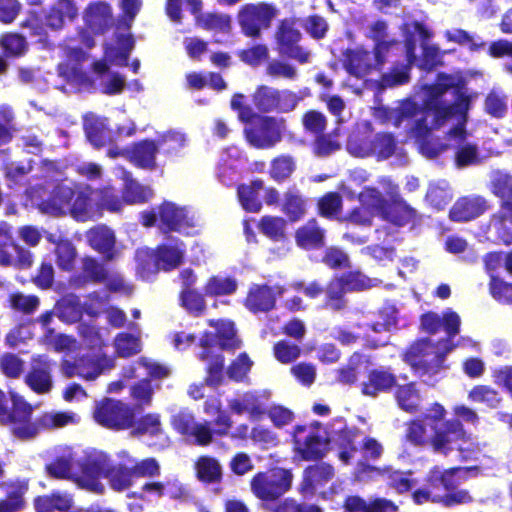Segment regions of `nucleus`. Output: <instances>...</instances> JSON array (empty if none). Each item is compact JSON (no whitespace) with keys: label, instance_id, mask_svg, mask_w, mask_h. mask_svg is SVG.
Segmentation results:
<instances>
[{"label":"nucleus","instance_id":"obj_28","mask_svg":"<svg viewBox=\"0 0 512 512\" xmlns=\"http://www.w3.org/2000/svg\"><path fill=\"white\" fill-rule=\"evenodd\" d=\"M371 365V356L355 351L348 357L346 364L336 369V381L342 385L353 386L358 383L362 368L367 369Z\"/></svg>","mask_w":512,"mask_h":512},{"label":"nucleus","instance_id":"obj_45","mask_svg":"<svg viewBox=\"0 0 512 512\" xmlns=\"http://www.w3.org/2000/svg\"><path fill=\"white\" fill-rule=\"evenodd\" d=\"M59 74L79 91L93 92L96 89L94 79L78 64L61 66Z\"/></svg>","mask_w":512,"mask_h":512},{"label":"nucleus","instance_id":"obj_14","mask_svg":"<svg viewBox=\"0 0 512 512\" xmlns=\"http://www.w3.org/2000/svg\"><path fill=\"white\" fill-rule=\"evenodd\" d=\"M447 412L442 404L434 402L420 417L406 422L405 440L415 447L431 445L430 436L427 435L426 425L432 429V423L442 422Z\"/></svg>","mask_w":512,"mask_h":512},{"label":"nucleus","instance_id":"obj_18","mask_svg":"<svg viewBox=\"0 0 512 512\" xmlns=\"http://www.w3.org/2000/svg\"><path fill=\"white\" fill-rule=\"evenodd\" d=\"M284 292L285 289L281 285L270 286L266 283H253L248 288L243 305L253 314L269 313L276 308L277 298Z\"/></svg>","mask_w":512,"mask_h":512},{"label":"nucleus","instance_id":"obj_8","mask_svg":"<svg viewBox=\"0 0 512 512\" xmlns=\"http://www.w3.org/2000/svg\"><path fill=\"white\" fill-rule=\"evenodd\" d=\"M277 52L299 64L310 61L311 53L301 45L303 35L298 28V19L295 17L283 18L278 22L274 34Z\"/></svg>","mask_w":512,"mask_h":512},{"label":"nucleus","instance_id":"obj_1","mask_svg":"<svg viewBox=\"0 0 512 512\" xmlns=\"http://www.w3.org/2000/svg\"><path fill=\"white\" fill-rule=\"evenodd\" d=\"M420 330L428 335H436L441 330L445 337L433 342L429 337L414 341L405 351V359L412 365L426 362V358L432 355L429 365L440 369L443 367L447 355L458 345L453 339L460 333L461 318L451 308L445 309L442 314L427 311L420 315Z\"/></svg>","mask_w":512,"mask_h":512},{"label":"nucleus","instance_id":"obj_25","mask_svg":"<svg viewBox=\"0 0 512 512\" xmlns=\"http://www.w3.org/2000/svg\"><path fill=\"white\" fill-rule=\"evenodd\" d=\"M296 245L306 251L320 250L326 245V230L316 218H310L294 233Z\"/></svg>","mask_w":512,"mask_h":512},{"label":"nucleus","instance_id":"obj_7","mask_svg":"<svg viewBox=\"0 0 512 512\" xmlns=\"http://www.w3.org/2000/svg\"><path fill=\"white\" fill-rule=\"evenodd\" d=\"M278 12L279 10L272 3H247L239 8L236 19L244 36L258 39L261 37L262 31L268 30L272 26Z\"/></svg>","mask_w":512,"mask_h":512},{"label":"nucleus","instance_id":"obj_54","mask_svg":"<svg viewBox=\"0 0 512 512\" xmlns=\"http://www.w3.org/2000/svg\"><path fill=\"white\" fill-rule=\"evenodd\" d=\"M205 294L197 289H185L179 293L180 305L192 316L200 317L206 311Z\"/></svg>","mask_w":512,"mask_h":512},{"label":"nucleus","instance_id":"obj_41","mask_svg":"<svg viewBox=\"0 0 512 512\" xmlns=\"http://www.w3.org/2000/svg\"><path fill=\"white\" fill-rule=\"evenodd\" d=\"M199 359L207 363L205 372V384L209 387H218L222 384L225 371V358L221 353L212 354L209 351H201Z\"/></svg>","mask_w":512,"mask_h":512},{"label":"nucleus","instance_id":"obj_3","mask_svg":"<svg viewBox=\"0 0 512 512\" xmlns=\"http://www.w3.org/2000/svg\"><path fill=\"white\" fill-rule=\"evenodd\" d=\"M84 186H69L59 183L53 187L40 209L52 216L70 215L74 220L84 222Z\"/></svg>","mask_w":512,"mask_h":512},{"label":"nucleus","instance_id":"obj_33","mask_svg":"<svg viewBox=\"0 0 512 512\" xmlns=\"http://www.w3.org/2000/svg\"><path fill=\"white\" fill-rule=\"evenodd\" d=\"M83 129L87 140L96 149L111 145L115 142L112 131L109 129L105 118H86Z\"/></svg>","mask_w":512,"mask_h":512},{"label":"nucleus","instance_id":"obj_38","mask_svg":"<svg viewBox=\"0 0 512 512\" xmlns=\"http://www.w3.org/2000/svg\"><path fill=\"white\" fill-rule=\"evenodd\" d=\"M281 211L290 222H298L307 213V200L297 188H289L284 192Z\"/></svg>","mask_w":512,"mask_h":512},{"label":"nucleus","instance_id":"obj_52","mask_svg":"<svg viewBox=\"0 0 512 512\" xmlns=\"http://www.w3.org/2000/svg\"><path fill=\"white\" fill-rule=\"evenodd\" d=\"M238 283L235 278L213 275L204 285V294L209 297L227 296L236 292Z\"/></svg>","mask_w":512,"mask_h":512},{"label":"nucleus","instance_id":"obj_36","mask_svg":"<svg viewBox=\"0 0 512 512\" xmlns=\"http://www.w3.org/2000/svg\"><path fill=\"white\" fill-rule=\"evenodd\" d=\"M78 16V9L73 0H57L45 15L46 26L60 30L66 21L72 22Z\"/></svg>","mask_w":512,"mask_h":512},{"label":"nucleus","instance_id":"obj_61","mask_svg":"<svg viewBox=\"0 0 512 512\" xmlns=\"http://www.w3.org/2000/svg\"><path fill=\"white\" fill-rule=\"evenodd\" d=\"M338 135V130L334 129L330 133L322 132L321 135L315 136L312 146L313 153L318 157H327L340 150L341 144L337 140Z\"/></svg>","mask_w":512,"mask_h":512},{"label":"nucleus","instance_id":"obj_39","mask_svg":"<svg viewBox=\"0 0 512 512\" xmlns=\"http://www.w3.org/2000/svg\"><path fill=\"white\" fill-rule=\"evenodd\" d=\"M362 431L356 426H344L338 433L339 458L348 464L358 452Z\"/></svg>","mask_w":512,"mask_h":512},{"label":"nucleus","instance_id":"obj_19","mask_svg":"<svg viewBox=\"0 0 512 512\" xmlns=\"http://www.w3.org/2000/svg\"><path fill=\"white\" fill-rule=\"evenodd\" d=\"M397 375L389 366H378L367 369L365 379L360 382L362 395L376 398L381 394L390 393L397 386Z\"/></svg>","mask_w":512,"mask_h":512},{"label":"nucleus","instance_id":"obj_9","mask_svg":"<svg viewBox=\"0 0 512 512\" xmlns=\"http://www.w3.org/2000/svg\"><path fill=\"white\" fill-rule=\"evenodd\" d=\"M93 417L104 428L127 430L134 426L135 408L121 400L104 398L96 404Z\"/></svg>","mask_w":512,"mask_h":512},{"label":"nucleus","instance_id":"obj_63","mask_svg":"<svg viewBox=\"0 0 512 512\" xmlns=\"http://www.w3.org/2000/svg\"><path fill=\"white\" fill-rule=\"evenodd\" d=\"M277 88L265 84L258 85L252 94V102L261 113L273 112Z\"/></svg>","mask_w":512,"mask_h":512},{"label":"nucleus","instance_id":"obj_64","mask_svg":"<svg viewBox=\"0 0 512 512\" xmlns=\"http://www.w3.org/2000/svg\"><path fill=\"white\" fill-rule=\"evenodd\" d=\"M301 124L306 134L315 137L321 135L322 132H325L327 127V118L322 112L310 109L303 113L301 117Z\"/></svg>","mask_w":512,"mask_h":512},{"label":"nucleus","instance_id":"obj_49","mask_svg":"<svg viewBox=\"0 0 512 512\" xmlns=\"http://www.w3.org/2000/svg\"><path fill=\"white\" fill-rule=\"evenodd\" d=\"M296 161L289 154H280L270 162L268 174L276 183H283L290 179L296 171Z\"/></svg>","mask_w":512,"mask_h":512},{"label":"nucleus","instance_id":"obj_5","mask_svg":"<svg viewBox=\"0 0 512 512\" xmlns=\"http://www.w3.org/2000/svg\"><path fill=\"white\" fill-rule=\"evenodd\" d=\"M293 475L290 470L272 467L257 472L250 480L253 495L264 503L279 500L292 486Z\"/></svg>","mask_w":512,"mask_h":512},{"label":"nucleus","instance_id":"obj_27","mask_svg":"<svg viewBox=\"0 0 512 512\" xmlns=\"http://www.w3.org/2000/svg\"><path fill=\"white\" fill-rule=\"evenodd\" d=\"M382 219L397 227L410 225L413 228L421 223L422 216L403 198L395 197L389 202Z\"/></svg>","mask_w":512,"mask_h":512},{"label":"nucleus","instance_id":"obj_2","mask_svg":"<svg viewBox=\"0 0 512 512\" xmlns=\"http://www.w3.org/2000/svg\"><path fill=\"white\" fill-rule=\"evenodd\" d=\"M463 469L462 467L441 469L437 465L433 466L425 477L426 488L415 490L412 494L413 501L418 505L433 502L447 508L471 504L474 497L470 491L458 488L460 481L456 474Z\"/></svg>","mask_w":512,"mask_h":512},{"label":"nucleus","instance_id":"obj_13","mask_svg":"<svg viewBox=\"0 0 512 512\" xmlns=\"http://www.w3.org/2000/svg\"><path fill=\"white\" fill-rule=\"evenodd\" d=\"M244 136L256 149H271L281 142L282 129L275 117L262 115L244 129Z\"/></svg>","mask_w":512,"mask_h":512},{"label":"nucleus","instance_id":"obj_37","mask_svg":"<svg viewBox=\"0 0 512 512\" xmlns=\"http://www.w3.org/2000/svg\"><path fill=\"white\" fill-rule=\"evenodd\" d=\"M208 325L215 328L219 340V350L235 351L241 347L242 341L237 335V329L233 321L210 319Z\"/></svg>","mask_w":512,"mask_h":512},{"label":"nucleus","instance_id":"obj_23","mask_svg":"<svg viewBox=\"0 0 512 512\" xmlns=\"http://www.w3.org/2000/svg\"><path fill=\"white\" fill-rule=\"evenodd\" d=\"M77 457L71 448H63L55 453L44 465L47 477L55 480H68L75 483Z\"/></svg>","mask_w":512,"mask_h":512},{"label":"nucleus","instance_id":"obj_10","mask_svg":"<svg viewBox=\"0 0 512 512\" xmlns=\"http://www.w3.org/2000/svg\"><path fill=\"white\" fill-rule=\"evenodd\" d=\"M84 198L86 208L84 222L102 217L105 210L118 212L123 206L122 199L118 195L117 190L112 186L92 188L89 185H85Z\"/></svg>","mask_w":512,"mask_h":512},{"label":"nucleus","instance_id":"obj_58","mask_svg":"<svg viewBox=\"0 0 512 512\" xmlns=\"http://www.w3.org/2000/svg\"><path fill=\"white\" fill-rule=\"evenodd\" d=\"M8 308L23 315L33 314L40 305L36 295H25L22 292H13L7 298Z\"/></svg>","mask_w":512,"mask_h":512},{"label":"nucleus","instance_id":"obj_35","mask_svg":"<svg viewBox=\"0 0 512 512\" xmlns=\"http://www.w3.org/2000/svg\"><path fill=\"white\" fill-rule=\"evenodd\" d=\"M160 270L169 272L178 268L184 261L186 246L181 240H176L174 244H160L156 247Z\"/></svg>","mask_w":512,"mask_h":512},{"label":"nucleus","instance_id":"obj_34","mask_svg":"<svg viewBox=\"0 0 512 512\" xmlns=\"http://www.w3.org/2000/svg\"><path fill=\"white\" fill-rule=\"evenodd\" d=\"M345 512H397L398 506L386 498H376L367 502L357 495H350L344 499Z\"/></svg>","mask_w":512,"mask_h":512},{"label":"nucleus","instance_id":"obj_11","mask_svg":"<svg viewBox=\"0 0 512 512\" xmlns=\"http://www.w3.org/2000/svg\"><path fill=\"white\" fill-rule=\"evenodd\" d=\"M72 420L73 414L67 412H42L34 415V406L28 402L19 441H32L43 431L66 426Z\"/></svg>","mask_w":512,"mask_h":512},{"label":"nucleus","instance_id":"obj_42","mask_svg":"<svg viewBox=\"0 0 512 512\" xmlns=\"http://www.w3.org/2000/svg\"><path fill=\"white\" fill-rule=\"evenodd\" d=\"M334 477L332 465L320 462L305 468L302 479L303 490H313L316 485H324Z\"/></svg>","mask_w":512,"mask_h":512},{"label":"nucleus","instance_id":"obj_59","mask_svg":"<svg viewBox=\"0 0 512 512\" xmlns=\"http://www.w3.org/2000/svg\"><path fill=\"white\" fill-rule=\"evenodd\" d=\"M138 411H135V415ZM132 434L135 436L149 435L157 436L162 433V424L160 415L157 413H147L139 419L135 418Z\"/></svg>","mask_w":512,"mask_h":512},{"label":"nucleus","instance_id":"obj_20","mask_svg":"<svg viewBox=\"0 0 512 512\" xmlns=\"http://www.w3.org/2000/svg\"><path fill=\"white\" fill-rule=\"evenodd\" d=\"M468 133L463 124L452 127L446 135L449 148L455 149V164L459 168L478 163V146L466 142Z\"/></svg>","mask_w":512,"mask_h":512},{"label":"nucleus","instance_id":"obj_4","mask_svg":"<svg viewBox=\"0 0 512 512\" xmlns=\"http://www.w3.org/2000/svg\"><path fill=\"white\" fill-rule=\"evenodd\" d=\"M490 191L501 200L499 210L490 216V223L496 229L497 238L503 244L510 245L512 230L505 224H512V176L505 173L494 175L490 182Z\"/></svg>","mask_w":512,"mask_h":512},{"label":"nucleus","instance_id":"obj_46","mask_svg":"<svg viewBox=\"0 0 512 512\" xmlns=\"http://www.w3.org/2000/svg\"><path fill=\"white\" fill-rule=\"evenodd\" d=\"M136 274L144 281H149L160 270L155 250L140 248L135 253Z\"/></svg>","mask_w":512,"mask_h":512},{"label":"nucleus","instance_id":"obj_12","mask_svg":"<svg viewBox=\"0 0 512 512\" xmlns=\"http://www.w3.org/2000/svg\"><path fill=\"white\" fill-rule=\"evenodd\" d=\"M320 427L321 424L318 421L295 426L293 441L303 460L315 461L324 457L328 442L319 434Z\"/></svg>","mask_w":512,"mask_h":512},{"label":"nucleus","instance_id":"obj_29","mask_svg":"<svg viewBox=\"0 0 512 512\" xmlns=\"http://www.w3.org/2000/svg\"><path fill=\"white\" fill-rule=\"evenodd\" d=\"M158 146L153 139L134 142L128 148L127 160L140 169L154 170L157 167Z\"/></svg>","mask_w":512,"mask_h":512},{"label":"nucleus","instance_id":"obj_47","mask_svg":"<svg viewBox=\"0 0 512 512\" xmlns=\"http://www.w3.org/2000/svg\"><path fill=\"white\" fill-rule=\"evenodd\" d=\"M394 397L398 406L407 413H415L419 409L420 392L415 382L398 385L394 388Z\"/></svg>","mask_w":512,"mask_h":512},{"label":"nucleus","instance_id":"obj_6","mask_svg":"<svg viewBox=\"0 0 512 512\" xmlns=\"http://www.w3.org/2000/svg\"><path fill=\"white\" fill-rule=\"evenodd\" d=\"M111 457L102 451H91L77 458L75 484L89 492L102 495L105 487L100 479L105 478Z\"/></svg>","mask_w":512,"mask_h":512},{"label":"nucleus","instance_id":"obj_22","mask_svg":"<svg viewBox=\"0 0 512 512\" xmlns=\"http://www.w3.org/2000/svg\"><path fill=\"white\" fill-rule=\"evenodd\" d=\"M491 205L482 195H466L459 197L449 210V218L453 222H469L485 214Z\"/></svg>","mask_w":512,"mask_h":512},{"label":"nucleus","instance_id":"obj_24","mask_svg":"<svg viewBox=\"0 0 512 512\" xmlns=\"http://www.w3.org/2000/svg\"><path fill=\"white\" fill-rule=\"evenodd\" d=\"M358 452L361 454V458L357 462L358 474L366 476L383 474V470L373 464L384 453L383 445L376 438L371 436L362 437Z\"/></svg>","mask_w":512,"mask_h":512},{"label":"nucleus","instance_id":"obj_21","mask_svg":"<svg viewBox=\"0 0 512 512\" xmlns=\"http://www.w3.org/2000/svg\"><path fill=\"white\" fill-rule=\"evenodd\" d=\"M55 365L46 355L33 358L30 370L24 377L25 384L36 394H47L53 387L52 371Z\"/></svg>","mask_w":512,"mask_h":512},{"label":"nucleus","instance_id":"obj_62","mask_svg":"<svg viewBox=\"0 0 512 512\" xmlns=\"http://www.w3.org/2000/svg\"><path fill=\"white\" fill-rule=\"evenodd\" d=\"M410 80V66H393L389 72L383 73L377 82L380 89H387L407 84Z\"/></svg>","mask_w":512,"mask_h":512},{"label":"nucleus","instance_id":"obj_17","mask_svg":"<svg viewBox=\"0 0 512 512\" xmlns=\"http://www.w3.org/2000/svg\"><path fill=\"white\" fill-rule=\"evenodd\" d=\"M159 223L158 228L164 234L177 232L189 235V230L195 227L192 216L189 215L185 207L178 206L171 201H163L158 206Z\"/></svg>","mask_w":512,"mask_h":512},{"label":"nucleus","instance_id":"obj_31","mask_svg":"<svg viewBox=\"0 0 512 512\" xmlns=\"http://www.w3.org/2000/svg\"><path fill=\"white\" fill-rule=\"evenodd\" d=\"M73 506L72 496L60 491H53L34 499L36 512H81L80 509H74Z\"/></svg>","mask_w":512,"mask_h":512},{"label":"nucleus","instance_id":"obj_43","mask_svg":"<svg viewBox=\"0 0 512 512\" xmlns=\"http://www.w3.org/2000/svg\"><path fill=\"white\" fill-rule=\"evenodd\" d=\"M105 479L113 491L123 492L133 485L134 475L131 467L123 463L113 464L110 460Z\"/></svg>","mask_w":512,"mask_h":512},{"label":"nucleus","instance_id":"obj_40","mask_svg":"<svg viewBox=\"0 0 512 512\" xmlns=\"http://www.w3.org/2000/svg\"><path fill=\"white\" fill-rule=\"evenodd\" d=\"M194 469L196 478L204 484H217L222 481V466L213 456H199L195 461Z\"/></svg>","mask_w":512,"mask_h":512},{"label":"nucleus","instance_id":"obj_16","mask_svg":"<svg viewBox=\"0 0 512 512\" xmlns=\"http://www.w3.org/2000/svg\"><path fill=\"white\" fill-rule=\"evenodd\" d=\"M11 408L8 407V398L0 389V425L6 426L12 437L19 440L28 408V401L20 394L9 391Z\"/></svg>","mask_w":512,"mask_h":512},{"label":"nucleus","instance_id":"obj_26","mask_svg":"<svg viewBox=\"0 0 512 512\" xmlns=\"http://www.w3.org/2000/svg\"><path fill=\"white\" fill-rule=\"evenodd\" d=\"M342 65L349 75L357 79H364L374 72L372 54L362 47L346 49L343 52Z\"/></svg>","mask_w":512,"mask_h":512},{"label":"nucleus","instance_id":"obj_51","mask_svg":"<svg viewBox=\"0 0 512 512\" xmlns=\"http://www.w3.org/2000/svg\"><path fill=\"white\" fill-rule=\"evenodd\" d=\"M90 26L104 32L113 24L111 6L105 2L92 3L87 8Z\"/></svg>","mask_w":512,"mask_h":512},{"label":"nucleus","instance_id":"obj_15","mask_svg":"<svg viewBox=\"0 0 512 512\" xmlns=\"http://www.w3.org/2000/svg\"><path fill=\"white\" fill-rule=\"evenodd\" d=\"M432 430L430 446L434 452L442 453L445 456L453 450L452 444L454 442L469 440V435L459 419L452 418L432 423Z\"/></svg>","mask_w":512,"mask_h":512},{"label":"nucleus","instance_id":"obj_60","mask_svg":"<svg viewBox=\"0 0 512 512\" xmlns=\"http://www.w3.org/2000/svg\"><path fill=\"white\" fill-rule=\"evenodd\" d=\"M468 398L475 403H483L491 409L497 408L502 398L499 392L489 385H475L468 393Z\"/></svg>","mask_w":512,"mask_h":512},{"label":"nucleus","instance_id":"obj_50","mask_svg":"<svg viewBox=\"0 0 512 512\" xmlns=\"http://www.w3.org/2000/svg\"><path fill=\"white\" fill-rule=\"evenodd\" d=\"M324 293V308L339 312L347 307V299L345 297L346 291L335 276L326 284Z\"/></svg>","mask_w":512,"mask_h":512},{"label":"nucleus","instance_id":"obj_48","mask_svg":"<svg viewBox=\"0 0 512 512\" xmlns=\"http://www.w3.org/2000/svg\"><path fill=\"white\" fill-rule=\"evenodd\" d=\"M287 220L281 216L265 215L258 222L259 231L273 242H284Z\"/></svg>","mask_w":512,"mask_h":512},{"label":"nucleus","instance_id":"obj_32","mask_svg":"<svg viewBox=\"0 0 512 512\" xmlns=\"http://www.w3.org/2000/svg\"><path fill=\"white\" fill-rule=\"evenodd\" d=\"M264 189V181L253 179L250 183H241L236 186L237 198L242 209L248 213H258L262 209L260 191Z\"/></svg>","mask_w":512,"mask_h":512},{"label":"nucleus","instance_id":"obj_30","mask_svg":"<svg viewBox=\"0 0 512 512\" xmlns=\"http://www.w3.org/2000/svg\"><path fill=\"white\" fill-rule=\"evenodd\" d=\"M87 241L92 249L103 255L107 261L115 256L116 238L114 232L105 225H98L86 233Z\"/></svg>","mask_w":512,"mask_h":512},{"label":"nucleus","instance_id":"obj_55","mask_svg":"<svg viewBox=\"0 0 512 512\" xmlns=\"http://www.w3.org/2000/svg\"><path fill=\"white\" fill-rule=\"evenodd\" d=\"M423 113L432 116V128L439 129L455 115V109L447 102H423Z\"/></svg>","mask_w":512,"mask_h":512},{"label":"nucleus","instance_id":"obj_53","mask_svg":"<svg viewBox=\"0 0 512 512\" xmlns=\"http://www.w3.org/2000/svg\"><path fill=\"white\" fill-rule=\"evenodd\" d=\"M360 204L366 208L371 214L374 212L383 217L388 201L383 194L375 187H365L358 195Z\"/></svg>","mask_w":512,"mask_h":512},{"label":"nucleus","instance_id":"obj_56","mask_svg":"<svg viewBox=\"0 0 512 512\" xmlns=\"http://www.w3.org/2000/svg\"><path fill=\"white\" fill-rule=\"evenodd\" d=\"M335 277L346 293L364 291L373 286L372 280L360 270L346 271Z\"/></svg>","mask_w":512,"mask_h":512},{"label":"nucleus","instance_id":"obj_44","mask_svg":"<svg viewBox=\"0 0 512 512\" xmlns=\"http://www.w3.org/2000/svg\"><path fill=\"white\" fill-rule=\"evenodd\" d=\"M397 139L391 132H378L368 146V152L378 161L392 157L397 149Z\"/></svg>","mask_w":512,"mask_h":512},{"label":"nucleus","instance_id":"obj_57","mask_svg":"<svg viewBox=\"0 0 512 512\" xmlns=\"http://www.w3.org/2000/svg\"><path fill=\"white\" fill-rule=\"evenodd\" d=\"M342 197L338 192H328L317 200V213L323 218L334 220L342 210Z\"/></svg>","mask_w":512,"mask_h":512}]
</instances>
